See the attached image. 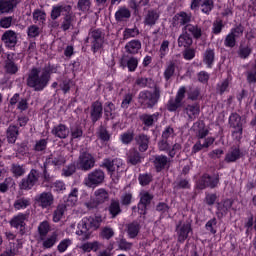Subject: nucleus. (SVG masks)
<instances>
[{
    "instance_id": "25",
    "label": "nucleus",
    "mask_w": 256,
    "mask_h": 256,
    "mask_svg": "<svg viewBox=\"0 0 256 256\" xmlns=\"http://www.w3.org/2000/svg\"><path fill=\"white\" fill-rule=\"evenodd\" d=\"M126 53L130 55H137L141 50V41L139 40H131L125 45Z\"/></svg>"
},
{
    "instance_id": "36",
    "label": "nucleus",
    "mask_w": 256,
    "mask_h": 256,
    "mask_svg": "<svg viewBox=\"0 0 256 256\" xmlns=\"http://www.w3.org/2000/svg\"><path fill=\"white\" fill-rule=\"evenodd\" d=\"M184 31H186L188 34L190 33L191 35H193L195 39H199V37H201L202 35L201 28H199V26L197 25L187 24L184 27Z\"/></svg>"
},
{
    "instance_id": "24",
    "label": "nucleus",
    "mask_w": 256,
    "mask_h": 256,
    "mask_svg": "<svg viewBox=\"0 0 256 256\" xmlns=\"http://www.w3.org/2000/svg\"><path fill=\"white\" fill-rule=\"evenodd\" d=\"M245 119L241 118L239 114L233 113L229 117V124L233 129H243Z\"/></svg>"
},
{
    "instance_id": "51",
    "label": "nucleus",
    "mask_w": 256,
    "mask_h": 256,
    "mask_svg": "<svg viewBox=\"0 0 256 256\" xmlns=\"http://www.w3.org/2000/svg\"><path fill=\"white\" fill-rule=\"evenodd\" d=\"M83 137V129L79 126H74L71 128V138L81 139Z\"/></svg>"
},
{
    "instance_id": "27",
    "label": "nucleus",
    "mask_w": 256,
    "mask_h": 256,
    "mask_svg": "<svg viewBox=\"0 0 256 256\" xmlns=\"http://www.w3.org/2000/svg\"><path fill=\"white\" fill-rule=\"evenodd\" d=\"M17 5V0H0V13H9Z\"/></svg>"
},
{
    "instance_id": "13",
    "label": "nucleus",
    "mask_w": 256,
    "mask_h": 256,
    "mask_svg": "<svg viewBox=\"0 0 256 256\" xmlns=\"http://www.w3.org/2000/svg\"><path fill=\"white\" fill-rule=\"evenodd\" d=\"M27 220V215L20 213L16 216H14L11 221L10 225L11 227H14L15 229H20L21 235L25 234V221Z\"/></svg>"
},
{
    "instance_id": "46",
    "label": "nucleus",
    "mask_w": 256,
    "mask_h": 256,
    "mask_svg": "<svg viewBox=\"0 0 256 256\" xmlns=\"http://www.w3.org/2000/svg\"><path fill=\"white\" fill-rule=\"evenodd\" d=\"M49 231H51V226L49 225V222H47V221H43L38 226V232L41 235V237H45V235H47V233H49Z\"/></svg>"
},
{
    "instance_id": "38",
    "label": "nucleus",
    "mask_w": 256,
    "mask_h": 256,
    "mask_svg": "<svg viewBox=\"0 0 256 256\" xmlns=\"http://www.w3.org/2000/svg\"><path fill=\"white\" fill-rule=\"evenodd\" d=\"M159 20V12L152 10L149 11L145 17L144 23L145 25H155Z\"/></svg>"
},
{
    "instance_id": "8",
    "label": "nucleus",
    "mask_w": 256,
    "mask_h": 256,
    "mask_svg": "<svg viewBox=\"0 0 256 256\" xmlns=\"http://www.w3.org/2000/svg\"><path fill=\"white\" fill-rule=\"evenodd\" d=\"M35 201L38 203L39 207L47 209V207H51V205H53L55 198L51 192H43L35 197Z\"/></svg>"
},
{
    "instance_id": "26",
    "label": "nucleus",
    "mask_w": 256,
    "mask_h": 256,
    "mask_svg": "<svg viewBox=\"0 0 256 256\" xmlns=\"http://www.w3.org/2000/svg\"><path fill=\"white\" fill-rule=\"evenodd\" d=\"M173 21L174 25H187L191 22V14L180 12L174 16Z\"/></svg>"
},
{
    "instance_id": "61",
    "label": "nucleus",
    "mask_w": 256,
    "mask_h": 256,
    "mask_svg": "<svg viewBox=\"0 0 256 256\" xmlns=\"http://www.w3.org/2000/svg\"><path fill=\"white\" fill-rule=\"evenodd\" d=\"M180 105L181 102L175 98L174 100L172 99L168 102L167 109L168 111H177Z\"/></svg>"
},
{
    "instance_id": "33",
    "label": "nucleus",
    "mask_w": 256,
    "mask_h": 256,
    "mask_svg": "<svg viewBox=\"0 0 256 256\" xmlns=\"http://www.w3.org/2000/svg\"><path fill=\"white\" fill-rule=\"evenodd\" d=\"M137 144L139 145V151L145 152L149 149V138L145 134H140L136 138Z\"/></svg>"
},
{
    "instance_id": "6",
    "label": "nucleus",
    "mask_w": 256,
    "mask_h": 256,
    "mask_svg": "<svg viewBox=\"0 0 256 256\" xmlns=\"http://www.w3.org/2000/svg\"><path fill=\"white\" fill-rule=\"evenodd\" d=\"M77 167L82 171H89L95 167V157L89 152H82L77 160Z\"/></svg>"
},
{
    "instance_id": "48",
    "label": "nucleus",
    "mask_w": 256,
    "mask_h": 256,
    "mask_svg": "<svg viewBox=\"0 0 256 256\" xmlns=\"http://www.w3.org/2000/svg\"><path fill=\"white\" fill-rule=\"evenodd\" d=\"M5 69L7 73H10L11 75H15V73L19 71V67L17 66V64H15L11 60L6 61Z\"/></svg>"
},
{
    "instance_id": "18",
    "label": "nucleus",
    "mask_w": 256,
    "mask_h": 256,
    "mask_svg": "<svg viewBox=\"0 0 256 256\" xmlns=\"http://www.w3.org/2000/svg\"><path fill=\"white\" fill-rule=\"evenodd\" d=\"M69 133V128L64 124L57 125L52 129V135H54V137H58V139H67L69 137Z\"/></svg>"
},
{
    "instance_id": "28",
    "label": "nucleus",
    "mask_w": 256,
    "mask_h": 256,
    "mask_svg": "<svg viewBox=\"0 0 256 256\" xmlns=\"http://www.w3.org/2000/svg\"><path fill=\"white\" fill-rule=\"evenodd\" d=\"M237 159H241V150L239 148H231L225 157L226 163H235Z\"/></svg>"
},
{
    "instance_id": "16",
    "label": "nucleus",
    "mask_w": 256,
    "mask_h": 256,
    "mask_svg": "<svg viewBox=\"0 0 256 256\" xmlns=\"http://www.w3.org/2000/svg\"><path fill=\"white\" fill-rule=\"evenodd\" d=\"M158 147H159L160 151H168V155L170 157H175L177 152L181 149L180 144H174L172 149H171V146L169 145V142H167L166 140L160 141L158 143ZM169 149H171V150H169Z\"/></svg>"
},
{
    "instance_id": "9",
    "label": "nucleus",
    "mask_w": 256,
    "mask_h": 256,
    "mask_svg": "<svg viewBox=\"0 0 256 256\" xmlns=\"http://www.w3.org/2000/svg\"><path fill=\"white\" fill-rule=\"evenodd\" d=\"M219 183V177L217 176H209L207 174L203 175L201 179L197 182L198 189H205L206 187H217Z\"/></svg>"
},
{
    "instance_id": "30",
    "label": "nucleus",
    "mask_w": 256,
    "mask_h": 256,
    "mask_svg": "<svg viewBox=\"0 0 256 256\" xmlns=\"http://www.w3.org/2000/svg\"><path fill=\"white\" fill-rule=\"evenodd\" d=\"M77 201H79V189L73 188L68 195L66 205H68V207H75Z\"/></svg>"
},
{
    "instance_id": "4",
    "label": "nucleus",
    "mask_w": 256,
    "mask_h": 256,
    "mask_svg": "<svg viewBox=\"0 0 256 256\" xmlns=\"http://www.w3.org/2000/svg\"><path fill=\"white\" fill-rule=\"evenodd\" d=\"M159 97H161V91L158 88H155L153 92L142 91L139 93V103L151 109V107H155L157 105V101H159Z\"/></svg>"
},
{
    "instance_id": "58",
    "label": "nucleus",
    "mask_w": 256,
    "mask_h": 256,
    "mask_svg": "<svg viewBox=\"0 0 256 256\" xmlns=\"http://www.w3.org/2000/svg\"><path fill=\"white\" fill-rule=\"evenodd\" d=\"M139 30L137 28H127L124 31V39H131V37H137Z\"/></svg>"
},
{
    "instance_id": "43",
    "label": "nucleus",
    "mask_w": 256,
    "mask_h": 256,
    "mask_svg": "<svg viewBox=\"0 0 256 256\" xmlns=\"http://www.w3.org/2000/svg\"><path fill=\"white\" fill-rule=\"evenodd\" d=\"M109 213L112 217H117L121 213V206L119 205V201L113 200L109 207Z\"/></svg>"
},
{
    "instance_id": "56",
    "label": "nucleus",
    "mask_w": 256,
    "mask_h": 256,
    "mask_svg": "<svg viewBox=\"0 0 256 256\" xmlns=\"http://www.w3.org/2000/svg\"><path fill=\"white\" fill-rule=\"evenodd\" d=\"M11 171L15 175V177H21V175H25V169L23 168V166L18 164H13Z\"/></svg>"
},
{
    "instance_id": "35",
    "label": "nucleus",
    "mask_w": 256,
    "mask_h": 256,
    "mask_svg": "<svg viewBox=\"0 0 256 256\" xmlns=\"http://www.w3.org/2000/svg\"><path fill=\"white\" fill-rule=\"evenodd\" d=\"M65 211H67V207L65 206V204H60L57 206L56 210L53 213L54 223H59V221L63 219V215H65Z\"/></svg>"
},
{
    "instance_id": "31",
    "label": "nucleus",
    "mask_w": 256,
    "mask_h": 256,
    "mask_svg": "<svg viewBox=\"0 0 256 256\" xmlns=\"http://www.w3.org/2000/svg\"><path fill=\"white\" fill-rule=\"evenodd\" d=\"M178 45L179 47H191L193 45V39L185 30L178 38Z\"/></svg>"
},
{
    "instance_id": "47",
    "label": "nucleus",
    "mask_w": 256,
    "mask_h": 256,
    "mask_svg": "<svg viewBox=\"0 0 256 256\" xmlns=\"http://www.w3.org/2000/svg\"><path fill=\"white\" fill-rule=\"evenodd\" d=\"M114 235H115V231H113V228H111V227H104V228H102V230L100 232V237H102V239L109 240Z\"/></svg>"
},
{
    "instance_id": "10",
    "label": "nucleus",
    "mask_w": 256,
    "mask_h": 256,
    "mask_svg": "<svg viewBox=\"0 0 256 256\" xmlns=\"http://www.w3.org/2000/svg\"><path fill=\"white\" fill-rule=\"evenodd\" d=\"M109 199V193H107V190L100 188L94 192V203H86V207L88 209H93L94 207L98 206L101 203H105Z\"/></svg>"
},
{
    "instance_id": "41",
    "label": "nucleus",
    "mask_w": 256,
    "mask_h": 256,
    "mask_svg": "<svg viewBox=\"0 0 256 256\" xmlns=\"http://www.w3.org/2000/svg\"><path fill=\"white\" fill-rule=\"evenodd\" d=\"M31 205V201L27 198H20L14 202V208L17 211H20V209H27Z\"/></svg>"
},
{
    "instance_id": "37",
    "label": "nucleus",
    "mask_w": 256,
    "mask_h": 256,
    "mask_svg": "<svg viewBox=\"0 0 256 256\" xmlns=\"http://www.w3.org/2000/svg\"><path fill=\"white\" fill-rule=\"evenodd\" d=\"M139 229H141V226L137 222L128 224L127 233L130 239H135V237L139 235Z\"/></svg>"
},
{
    "instance_id": "49",
    "label": "nucleus",
    "mask_w": 256,
    "mask_h": 256,
    "mask_svg": "<svg viewBox=\"0 0 256 256\" xmlns=\"http://www.w3.org/2000/svg\"><path fill=\"white\" fill-rule=\"evenodd\" d=\"M47 143V139L37 140L34 145V151H37L38 153L45 151V149H47Z\"/></svg>"
},
{
    "instance_id": "64",
    "label": "nucleus",
    "mask_w": 256,
    "mask_h": 256,
    "mask_svg": "<svg viewBox=\"0 0 256 256\" xmlns=\"http://www.w3.org/2000/svg\"><path fill=\"white\" fill-rule=\"evenodd\" d=\"M28 37H38L39 35V27H37L36 25H32L30 27H28Z\"/></svg>"
},
{
    "instance_id": "1",
    "label": "nucleus",
    "mask_w": 256,
    "mask_h": 256,
    "mask_svg": "<svg viewBox=\"0 0 256 256\" xmlns=\"http://www.w3.org/2000/svg\"><path fill=\"white\" fill-rule=\"evenodd\" d=\"M51 73H57V68H32L28 73V87H31L34 91H43L49 85Z\"/></svg>"
},
{
    "instance_id": "63",
    "label": "nucleus",
    "mask_w": 256,
    "mask_h": 256,
    "mask_svg": "<svg viewBox=\"0 0 256 256\" xmlns=\"http://www.w3.org/2000/svg\"><path fill=\"white\" fill-rule=\"evenodd\" d=\"M151 181H152V177L149 174H142L139 176L140 185H143V186L149 185V183H151Z\"/></svg>"
},
{
    "instance_id": "42",
    "label": "nucleus",
    "mask_w": 256,
    "mask_h": 256,
    "mask_svg": "<svg viewBox=\"0 0 256 256\" xmlns=\"http://www.w3.org/2000/svg\"><path fill=\"white\" fill-rule=\"evenodd\" d=\"M175 75V62H169L164 70V79L169 81Z\"/></svg>"
},
{
    "instance_id": "62",
    "label": "nucleus",
    "mask_w": 256,
    "mask_h": 256,
    "mask_svg": "<svg viewBox=\"0 0 256 256\" xmlns=\"http://www.w3.org/2000/svg\"><path fill=\"white\" fill-rule=\"evenodd\" d=\"M122 143L125 145H128V143H131L133 141V132H125L120 137Z\"/></svg>"
},
{
    "instance_id": "15",
    "label": "nucleus",
    "mask_w": 256,
    "mask_h": 256,
    "mask_svg": "<svg viewBox=\"0 0 256 256\" xmlns=\"http://www.w3.org/2000/svg\"><path fill=\"white\" fill-rule=\"evenodd\" d=\"M192 131H194L196 137L198 139H204V137H207L209 135V130L205 127V122L199 120L195 122L192 126Z\"/></svg>"
},
{
    "instance_id": "11",
    "label": "nucleus",
    "mask_w": 256,
    "mask_h": 256,
    "mask_svg": "<svg viewBox=\"0 0 256 256\" xmlns=\"http://www.w3.org/2000/svg\"><path fill=\"white\" fill-rule=\"evenodd\" d=\"M39 181V172L37 170H31L26 179H23L20 188L21 189H32L33 186Z\"/></svg>"
},
{
    "instance_id": "53",
    "label": "nucleus",
    "mask_w": 256,
    "mask_h": 256,
    "mask_svg": "<svg viewBox=\"0 0 256 256\" xmlns=\"http://www.w3.org/2000/svg\"><path fill=\"white\" fill-rule=\"evenodd\" d=\"M79 11H89L91 9V0H79L78 1Z\"/></svg>"
},
{
    "instance_id": "23",
    "label": "nucleus",
    "mask_w": 256,
    "mask_h": 256,
    "mask_svg": "<svg viewBox=\"0 0 256 256\" xmlns=\"http://www.w3.org/2000/svg\"><path fill=\"white\" fill-rule=\"evenodd\" d=\"M159 120V113L150 114H143L140 116V121H142L145 127H153L155 123Z\"/></svg>"
},
{
    "instance_id": "60",
    "label": "nucleus",
    "mask_w": 256,
    "mask_h": 256,
    "mask_svg": "<svg viewBox=\"0 0 256 256\" xmlns=\"http://www.w3.org/2000/svg\"><path fill=\"white\" fill-rule=\"evenodd\" d=\"M228 89H229V79L223 80L217 86V91L218 93H220V95H223V93H225V91H227Z\"/></svg>"
},
{
    "instance_id": "54",
    "label": "nucleus",
    "mask_w": 256,
    "mask_h": 256,
    "mask_svg": "<svg viewBox=\"0 0 256 256\" xmlns=\"http://www.w3.org/2000/svg\"><path fill=\"white\" fill-rule=\"evenodd\" d=\"M238 55L241 59H247L251 55V48L249 46H241Z\"/></svg>"
},
{
    "instance_id": "34",
    "label": "nucleus",
    "mask_w": 256,
    "mask_h": 256,
    "mask_svg": "<svg viewBox=\"0 0 256 256\" xmlns=\"http://www.w3.org/2000/svg\"><path fill=\"white\" fill-rule=\"evenodd\" d=\"M19 135V128L15 125H11L7 129V139L8 143H15L17 141V136Z\"/></svg>"
},
{
    "instance_id": "17",
    "label": "nucleus",
    "mask_w": 256,
    "mask_h": 256,
    "mask_svg": "<svg viewBox=\"0 0 256 256\" xmlns=\"http://www.w3.org/2000/svg\"><path fill=\"white\" fill-rule=\"evenodd\" d=\"M64 163H65V158L59 152L52 153L46 159V165H54V167H61V165H64Z\"/></svg>"
},
{
    "instance_id": "19",
    "label": "nucleus",
    "mask_w": 256,
    "mask_h": 256,
    "mask_svg": "<svg viewBox=\"0 0 256 256\" xmlns=\"http://www.w3.org/2000/svg\"><path fill=\"white\" fill-rule=\"evenodd\" d=\"M2 41H4L6 47H13L17 45V34L13 30H7L3 36Z\"/></svg>"
},
{
    "instance_id": "5",
    "label": "nucleus",
    "mask_w": 256,
    "mask_h": 256,
    "mask_svg": "<svg viewBox=\"0 0 256 256\" xmlns=\"http://www.w3.org/2000/svg\"><path fill=\"white\" fill-rule=\"evenodd\" d=\"M103 181H105V172L101 169H97L90 172L87 177L84 178V185L90 189H95V187H99Z\"/></svg>"
},
{
    "instance_id": "32",
    "label": "nucleus",
    "mask_w": 256,
    "mask_h": 256,
    "mask_svg": "<svg viewBox=\"0 0 256 256\" xmlns=\"http://www.w3.org/2000/svg\"><path fill=\"white\" fill-rule=\"evenodd\" d=\"M131 17V11L127 7H120L115 13L116 21H126Z\"/></svg>"
},
{
    "instance_id": "44",
    "label": "nucleus",
    "mask_w": 256,
    "mask_h": 256,
    "mask_svg": "<svg viewBox=\"0 0 256 256\" xmlns=\"http://www.w3.org/2000/svg\"><path fill=\"white\" fill-rule=\"evenodd\" d=\"M57 243V234H52L50 237L44 239L42 245L44 249H51Z\"/></svg>"
},
{
    "instance_id": "50",
    "label": "nucleus",
    "mask_w": 256,
    "mask_h": 256,
    "mask_svg": "<svg viewBox=\"0 0 256 256\" xmlns=\"http://www.w3.org/2000/svg\"><path fill=\"white\" fill-rule=\"evenodd\" d=\"M233 206V202L231 200H225L222 203L218 204V211L220 213H227L229 208Z\"/></svg>"
},
{
    "instance_id": "14",
    "label": "nucleus",
    "mask_w": 256,
    "mask_h": 256,
    "mask_svg": "<svg viewBox=\"0 0 256 256\" xmlns=\"http://www.w3.org/2000/svg\"><path fill=\"white\" fill-rule=\"evenodd\" d=\"M71 13V6L69 5H56L52 7L51 19H59L61 15H69Z\"/></svg>"
},
{
    "instance_id": "3",
    "label": "nucleus",
    "mask_w": 256,
    "mask_h": 256,
    "mask_svg": "<svg viewBox=\"0 0 256 256\" xmlns=\"http://www.w3.org/2000/svg\"><path fill=\"white\" fill-rule=\"evenodd\" d=\"M103 165L106 167L113 181H118L123 171H125V164L123 163V160L120 158H116L112 161L106 159L104 160Z\"/></svg>"
},
{
    "instance_id": "7",
    "label": "nucleus",
    "mask_w": 256,
    "mask_h": 256,
    "mask_svg": "<svg viewBox=\"0 0 256 256\" xmlns=\"http://www.w3.org/2000/svg\"><path fill=\"white\" fill-rule=\"evenodd\" d=\"M191 223L189 222H179L176 226V235L179 243H184L189 234L191 233Z\"/></svg>"
},
{
    "instance_id": "12",
    "label": "nucleus",
    "mask_w": 256,
    "mask_h": 256,
    "mask_svg": "<svg viewBox=\"0 0 256 256\" xmlns=\"http://www.w3.org/2000/svg\"><path fill=\"white\" fill-rule=\"evenodd\" d=\"M241 35H243V27L238 26L232 29L224 41L225 47H235L236 39L237 37H241Z\"/></svg>"
},
{
    "instance_id": "21",
    "label": "nucleus",
    "mask_w": 256,
    "mask_h": 256,
    "mask_svg": "<svg viewBox=\"0 0 256 256\" xmlns=\"http://www.w3.org/2000/svg\"><path fill=\"white\" fill-rule=\"evenodd\" d=\"M200 107L197 104H193V105H188L186 106L184 113L185 115H187L188 119H190V121H195V119H197V117H199V113H200Z\"/></svg>"
},
{
    "instance_id": "40",
    "label": "nucleus",
    "mask_w": 256,
    "mask_h": 256,
    "mask_svg": "<svg viewBox=\"0 0 256 256\" xmlns=\"http://www.w3.org/2000/svg\"><path fill=\"white\" fill-rule=\"evenodd\" d=\"M138 65H139V60L135 57H131L130 59H128L126 62V65H125V62H123V61L121 62V66L123 68H125L127 66L128 70L130 72L135 71L137 69Z\"/></svg>"
},
{
    "instance_id": "20",
    "label": "nucleus",
    "mask_w": 256,
    "mask_h": 256,
    "mask_svg": "<svg viewBox=\"0 0 256 256\" xmlns=\"http://www.w3.org/2000/svg\"><path fill=\"white\" fill-rule=\"evenodd\" d=\"M169 163L170 160L167 156L159 155L155 157L154 167L158 172L163 171V169H169Z\"/></svg>"
},
{
    "instance_id": "52",
    "label": "nucleus",
    "mask_w": 256,
    "mask_h": 256,
    "mask_svg": "<svg viewBox=\"0 0 256 256\" xmlns=\"http://www.w3.org/2000/svg\"><path fill=\"white\" fill-rule=\"evenodd\" d=\"M213 10V0H203L202 13L209 14Z\"/></svg>"
},
{
    "instance_id": "2",
    "label": "nucleus",
    "mask_w": 256,
    "mask_h": 256,
    "mask_svg": "<svg viewBox=\"0 0 256 256\" xmlns=\"http://www.w3.org/2000/svg\"><path fill=\"white\" fill-rule=\"evenodd\" d=\"M102 221L103 218L101 216L84 217L78 223V230L76 231V235L80 237V241L91 239V231H97L101 227Z\"/></svg>"
},
{
    "instance_id": "59",
    "label": "nucleus",
    "mask_w": 256,
    "mask_h": 256,
    "mask_svg": "<svg viewBox=\"0 0 256 256\" xmlns=\"http://www.w3.org/2000/svg\"><path fill=\"white\" fill-rule=\"evenodd\" d=\"M71 243H72L71 239L62 240L58 245V251L60 253H65V251H67Z\"/></svg>"
},
{
    "instance_id": "55",
    "label": "nucleus",
    "mask_w": 256,
    "mask_h": 256,
    "mask_svg": "<svg viewBox=\"0 0 256 256\" xmlns=\"http://www.w3.org/2000/svg\"><path fill=\"white\" fill-rule=\"evenodd\" d=\"M215 227H217V219H215V218L209 220L206 223V229H207V231L212 233V235H215V233H217V229H215Z\"/></svg>"
},
{
    "instance_id": "57",
    "label": "nucleus",
    "mask_w": 256,
    "mask_h": 256,
    "mask_svg": "<svg viewBox=\"0 0 256 256\" xmlns=\"http://www.w3.org/2000/svg\"><path fill=\"white\" fill-rule=\"evenodd\" d=\"M45 17H46L45 12L41 10H35L33 12V20L35 21V23H37V21H39L40 23H43L45 21Z\"/></svg>"
},
{
    "instance_id": "22",
    "label": "nucleus",
    "mask_w": 256,
    "mask_h": 256,
    "mask_svg": "<svg viewBox=\"0 0 256 256\" xmlns=\"http://www.w3.org/2000/svg\"><path fill=\"white\" fill-rule=\"evenodd\" d=\"M103 115V104L101 102L96 101L92 104V111H91V117L92 121L95 123L101 119V116Z\"/></svg>"
},
{
    "instance_id": "45",
    "label": "nucleus",
    "mask_w": 256,
    "mask_h": 256,
    "mask_svg": "<svg viewBox=\"0 0 256 256\" xmlns=\"http://www.w3.org/2000/svg\"><path fill=\"white\" fill-rule=\"evenodd\" d=\"M62 29L63 31H67L73 27V16L71 15V12L69 14H66L64 17V21L62 23Z\"/></svg>"
},
{
    "instance_id": "39",
    "label": "nucleus",
    "mask_w": 256,
    "mask_h": 256,
    "mask_svg": "<svg viewBox=\"0 0 256 256\" xmlns=\"http://www.w3.org/2000/svg\"><path fill=\"white\" fill-rule=\"evenodd\" d=\"M128 163H131V165H137V163H141V155H139L137 150L131 149L128 152Z\"/></svg>"
},
{
    "instance_id": "29",
    "label": "nucleus",
    "mask_w": 256,
    "mask_h": 256,
    "mask_svg": "<svg viewBox=\"0 0 256 256\" xmlns=\"http://www.w3.org/2000/svg\"><path fill=\"white\" fill-rule=\"evenodd\" d=\"M203 62L209 69H211V67H213V63H215V50L207 49L203 55Z\"/></svg>"
}]
</instances>
